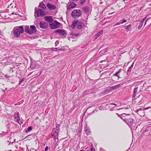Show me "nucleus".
Returning a JSON list of instances; mask_svg holds the SVG:
<instances>
[{"label": "nucleus", "mask_w": 151, "mask_h": 151, "mask_svg": "<svg viewBox=\"0 0 151 151\" xmlns=\"http://www.w3.org/2000/svg\"><path fill=\"white\" fill-rule=\"evenodd\" d=\"M122 84H121L116 85L115 86H113L111 87V90H114L119 88L121 87L122 86Z\"/></svg>", "instance_id": "nucleus-16"}, {"label": "nucleus", "mask_w": 151, "mask_h": 151, "mask_svg": "<svg viewBox=\"0 0 151 151\" xmlns=\"http://www.w3.org/2000/svg\"><path fill=\"white\" fill-rule=\"evenodd\" d=\"M84 26L83 23L81 22H77V27L78 29H82Z\"/></svg>", "instance_id": "nucleus-13"}, {"label": "nucleus", "mask_w": 151, "mask_h": 151, "mask_svg": "<svg viewBox=\"0 0 151 151\" xmlns=\"http://www.w3.org/2000/svg\"><path fill=\"white\" fill-rule=\"evenodd\" d=\"M86 1V0H81L80 4L82 5Z\"/></svg>", "instance_id": "nucleus-31"}, {"label": "nucleus", "mask_w": 151, "mask_h": 151, "mask_svg": "<svg viewBox=\"0 0 151 151\" xmlns=\"http://www.w3.org/2000/svg\"><path fill=\"white\" fill-rule=\"evenodd\" d=\"M146 19V18H144L143 20V21H142V22H144V20H145Z\"/></svg>", "instance_id": "nucleus-41"}, {"label": "nucleus", "mask_w": 151, "mask_h": 151, "mask_svg": "<svg viewBox=\"0 0 151 151\" xmlns=\"http://www.w3.org/2000/svg\"><path fill=\"white\" fill-rule=\"evenodd\" d=\"M131 24H129L127 26L125 27V28L126 29L127 32H129L130 31L131 27Z\"/></svg>", "instance_id": "nucleus-22"}, {"label": "nucleus", "mask_w": 151, "mask_h": 151, "mask_svg": "<svg viewBox=\"0 0 151 151\" xmlns=\"http://www.w3.org/2000/svg\"><path fill=\"white\" fill-rule=\"evenodd\" d=\"M59 50H60L61 51H66V50H65L64 49H59Z\"/></svg>", "instance_id": "nucleus-37"}, {"label": "nucleus", "mask_w": 151, "mask_h": 151, "mask_svg": "<svg viewBox=\"0 0 151 151\" xmlns=\"http://www.w3.org/2000/svg\"><path fill=\"white\" fill-rule=\"evenodd\" d=\"M127 0H123V1H124V2H125V1H127Z\"/></svg>", "instance_id": "nucleus-45"}, {"label": "nucleus", "mask_w": 151, "mask_h": 151, "mask_svg": "<svg viewBox=\"0 0 151 151\" xmlns=\"http://www.w3.org/2000/svg\"><path fill=\"white\" fill-rule=\"evenodd\" d=\"M150 107H148L147 108H145L144 109H142V108H140L137 109L138 114H139L141 116H143L144 115V110H147L149 108H150Z\"/></svg>", "instance_id": "nucleus-8"}, {"label": "nucleus", "mask_w": 151, "mask_h": 151, "mask_svg": "<svg viewBox=\"0 0 151 151\" xmlns=\"http://www.w3.org/2000/svg\"><path fill=\"white\" fill-rule=\"evenodd\" d=\"M59 132V128L58 127L54 128L53 130L52 133V136L54 137V138L55 141H58V136Z\"/></svg>", "instance_id": "nucleus-2"}, {"label": "nucleus", "mask_w": 151, "mask_h": 151, "mask_svg": "<svg viewBox=\"0 0 151 151\" xmlns=\"http://www.w3.org/2000/svg\"><path fill=\"white\" fill-rule=\"evenodd\" d=\"M60 26V23L57 21L54 22L50 24V27L52 29H55Z\"/></svg>", "instance_id": "nucleus-7"}, {"label": "nucleus", "mask_w": 151, "mask_h": 151, "mask_svg": "<svg viewBox=\"0 0 151 151\" xmlns=\"http://www.w3.org/2000/svg\"><path fill=\"white\" fill-rule=\"evenodd\" d=\"M70 1H78L79 0H70Z\"/></svg>", "instance_id": "nucleus-40"}, {"label": "nucleus", "mask_w": 151, "mask_h": 151, "mask_svg": "<svg viewBox=\"0 0 151 151\" xmlns=\"http://www.w3.org/2000/svg\"><path fill=\"white\" fill-rule=\"evenodd\" d=\"M32 129V127H28L27 129L25 130V132L26 133L28 132H30Z\"/></svg>", "instance_id": "nucleus-27"}, {"label": "nucleus", "mask_w": 151, "mask_h": 151, "mask_svg": "<svg viewBox=\"0 0 151 151\" xmlns=\"http://www.w3.org/2000/svg\"><path fill=\"white\" fill-rule=\"evenodd\" d=\"M77 4L73 2H69L68 3V5L67 6V9L70 10L72 8H74L76 7Z\"/></svg>", "instance_id": "nucleus-6"}, {"label": "nucleus", "mask_w": 151, "mask_h": 151, "mask_svg": "<svg viewBox=\"0 0 151 151\" xmlns=\"http://www.w3.org/2000/svg\"><path fill=\"white\" fill-rule=\"evenodd\" d=\"M30 31L31 32V35L36 31V29L34 25H31L30 27Z\"/></svg>", "instance_id": "nucleus-17"}, {"label": "nucleus", "mask_w": 151, "mask_h": 151, "mask_svg": "<svg viewBox=\"0 0 151 151\" xmlns=\"http://www.w3.org/2000/svg\"><path fill=\"white\" fill-rule=\"evenodd\" d=\"M89 11V7L88 6H85L83 7V11L84 12L87 13Z\"/></svg>", "instance_id": "nucleus-21"}, {"label": "nucleus", "mask_w": 151, "mask_h": 151, "mask_svg": "<svg viewBox=\"0 0 151 151\" xmlns=\"http://www.w3.org/2000/svg\"><path fill=\"white\" fill-rule=\"evenodd\" d=\"M19 113H15L14 114V121L17 123H19V124H22V122H20V120L19 119Z\"/></svg>", "instance_id": "nucleus-9"}, {"label": "nucleus", "mask_w": 151, "mask_h": 151, "mask_svg": "<svg viewBox=\"0 0 151 151\" xmlns=\"http://www.w3.org/2000/svg\"><path fill=\"white\" fill-rule=\"evenodd\" d=\"M39 7L40 8H41L45 10H46L47 9V8L45 6V5L44 4V3L42 1L40 2L39 5Z\"/></svg>", "instance_id": "nucleus-14"}, {"label": "nucleus", "mask_w": 151, "mask_h": 151, "mask_svg": "<svg viewBox=\"0 0 151 151\" xmlns=\"http://www.w3.org/2000/svg\"><path fill=\"white\" fill-rule=\"evenodd\" d=\"M142 113H141V115L142 114Z\"/></svg>", "instance_id": "nucleus-48"}, {"label": "nucleus", "mask_w": 151, "mask_h": 151, "mask_svg": "<svg viewBox=\"0 0 151 151\" xmlns=\"http://www.w3.org/2000/svg\"><path fill=\"white\" fill-rule=\"evenodd\" d=\"M134 62H133L132 64V65H131V66H130V67L129 68L128 70H127L128 72H130L131 71V70L133 68V65L134 64Z\"/></svg>", "instance_id": "nucleus-24"}, {"label": "nucleus", "mask_w": 151, "mask_h": 151, "mask_svg": "<svg viewBox=\"0 0 151 151\" xmlns=\"http://www.w3.org/2000/svg\"><path fill=\"white\" fill-rule=\"evenodd\" d=\"M55 32L63 36L66 35V32L63 29H57L55 30Z\"/></svg>", "instance_id": "nucleus-11"}, {"label": "nucleus", "mask_w": 151, "mask_h": 151, "mask_svg": "<svg viewBox=\"0 0 151 151\" xmlns=\"http://www.w3.org/2000/svg\"><path fill=\"white\" fill-rule=\"evenodd\" d=\"M129 115V114H128V115H127L126 114H122L121 115L120 118H121V119H122V117H126L127 116H128Z\"/></svg>", "instance_id": "nucleus-28"}, {"label": "nucleus", "mask_w": 151, "mask_h": 151, "mask_svg": "<svg viewBox=\"0 0 151 151\" xmlns=\"http://www.w3.org/2000/svg\"><path fill=\"white\" fill-rule=\"evenodd\" d=\"M111 105H114L115 106H116L117 105L116 104H110V105H111Z\"/></svg>", "instance_id": "nucleus-42"}, {"label": "nucleus", "mask_w": 151, "mask_h": 151, "mask_svg": "<svg viewBox=\"0 0 151 151\" xmlns=\"http://www.w3.org/2000/svg\"><path fill=\"white\" fill-rule=\"evenodd\" d=\"M102 33H103L102 30H101L99 33H98L96 35V38H97L98 37H99L100 35H101L102 34Z\"/></svg>", "instance_id": "nucleus-23"}, {"label": "nucleus", "mask_w": 151, "mask_h": 151, "mask_svg": "<svg viewBox=\"0 0 151 151\" xmlns=\"http://www.w3.org/2000/svg\"><path fill=\"white\" fill-rule=\"evenodd\" d=\"M6 76V78H9V77L8 76Z\"/></svg>", "instance_id": "nucleus-44"}, {"label": "nucleus", "mask_w": 151, "mask_h": 151, "mask_svg": "<svg viewBox=\"0 0 151 151\" xmlns=\"http://www.w3.org/2000/svg\"><path fill=\"white\" fill-rule=\"evenodd\" d=\"M44 19L47 22H51L53 20L52 17L49 16L45 17Z\"/></svg>", "instance_id": "nucleus-15"}, {"label": "nucleus", "mask_w": 151, "mask_h": 151, "mask_svg": "<svg viewBox=\"0 0 151 151\" xmlns=\"http://www.w3.org/2000/svg\"><path fill=\"white\" fill-rule=\"evenodd\" d=\"M143 24V22H142L141 24L138 27V29H140L141 28Z\"/></svg>", "instance_id": "nucleus-30"}, {"label": "nucleus", "mask_w": 151, "mask_h": 151, "mask_svg": "<svg viewBox=\"0 0 151 151\" xmlns=\"http://www.w3.org/2000/svg\"><path fill=\"white\" fill-rule=\"evenodd\" d=\"M57 48H52V50L53 51H56V50L57 49Z\"/></svg>", "instance_id": "nucleus-32"}, {"label": "nucleus", "mask_w": 151, "mask_h": 151, "mask_svg": "<svg viewBox=\"0 0 151 151\" xmlns=\"http://www.w3.org/2000/svg\"><path fill=\"white\" fill-rule=\"evenodd\" d=\"M82 14V12L80 10L75 9L71 13V15L73 17L77 18L80 17Z\"/></svg>", "instance_id": "nucleus-3"}, {"label": "nucleus", "mask_w": 151, "mask_h": 151, "mask_svg": "<svg viewBox=\"0 0 151 151\" xmlns=\"http://www.w3.org/2000/svg\"><path fill=\"white\" fill-rule=\"evenodd\" d=\"M120 23L121 24H122L123 23H122V22H121Z\"/></svg>", "instance_id": "nucleus-47"}, {"label": "nucleus", "mask_w": 151, "mask_h": 151, "mask_svg": "<svg viewBox=\"0 0 151 151\" xmlns=\"http://www.w3.org/2000/svg\"><path fill=\"white\" fill-rule=\"evenodd\" d=\"M78 22V21L77 20H75L72 22L71 27L73 29H74L76 25H77Z\"/></svg>", "instance_id": "nucleus-19"}, {"label": "nucleus", "mask_w": 151, "mask_h": 151, "mask_svg": "<svg viewBox=\"0 0 151 151\" xmlns=\"http://www.w3.org/2000/svg\"><path fill=\"white\" fill-rule=\"evenodd\" d=\"M47 7L50 10H53L56 9V6L50 3H48L46 4Z\"/></svg>", "instance_id": "nucleus-12"}, {"label": "nucleus", "mask_w": 151, "mask_h": 151, "mask_svg": "<svg viewBox=\"0 0 151 151\" xmlns=\"http://www.w3.org/2000/svg\"><path fill=\"white\" fill-rule=\"evenodd\" d=\"M84 131L87 135H89L90 134L89 129L87 127H86L84 129Z\"/></svg>", "instance_id": "nucleus-20"}, {"label": "nucleus", "mask_w": 151, "mask_h": 151, "mask_svg": "<svg viewBox=\"0 0 151 151\" xmlns=\"http://www.w3.org/2000/svg\"><path fill=\"white\" fill-rule=\"evenodd\" d=\"M90 150H91V151H95V150L93 147V145L92 144L91 145V147Z\"/></svg>", "instance_id": "nucleus-29"}, {"label": "nucleus", "mask_w": 151, "mask_h": 151, "mask_svg": "<svg viewBox=\"0 0 151 151\" xmlns=\"http://www.w3.org/2000/svg\"><path fill=\"white\" fill-rule=\"evenodd\" d=\"M80 151H86V150H81Z\"/></svg>", "instance_id": "nucleus-46"}, {"label": "nucleus", "mask_w": 151, "mask_h": 151, "mask_svg": "<svg viewBox=\"0 0 151 151\" xmlns=\"http://www.w3.org/2000/svg\"><path fill=\"white\" fill-rule=\"evenodd\" d=\"M11 5H12L11 4H10V6H11Z\"/></svg>", "instance_id": "nucleus-49"}, {"label": "nucleus", "mask_w": 151, "mask_h": 151, "mask_svg": "<svg viewBox=\"0 0 151 151\" xmlns=\"http://www.w3.org/2000/svg\"><path fill=\"white\" fill-rule=\"evenodd\" d=\"M120 71H119L117 72L116 73L114 74L113 75V78H114V77L116 76V77H118L117 80H118L119 78V76L118 75V74L120 73Z\"/></svg>", "instance_id": "nucleus-25"}, {"label": "nucleus", "mask_w": 151, "mask_h": 151, "mask_svg": "<svg viewBox=\"0 0 151 151\" xmlns=\"http://www.w3.org/2000/svg\"><path fill=\"white\" fill-rule=\"evenodd\" d=\"M25 32L28 34L31 35L30 29L29 26H25Z\"/></svg>", "instance_id": "nucleus-18"}, {"label": "nucleus", "mask_w": 151, "mask_h": 151, "mask_svg": "<svg viewBox=\"0 0 151 151\" xmlns=\"http://www.w3.org/2000/svg\"><path fill=\"white\" fill-rule=\"evenodd\" d=\"M48 26L47 23L43 21L41 22L40 23V27L42 29L46 28Z\"/></svg>", "instance_id": "nucleus-10"}, {"label": "nucleus", "mask_w": 151, "mask_h": 151, "mask_svg": "<svg viewBox=\"0 0 151 151\" xmlns=\"http://www.w3.org/2000/svg\"><path fill=\"white\" fill-rule=\"evenodd\" d=\"M127 21L126 20H125V19H123L122 20V23H124V22H127Z\"/></svg>", "instance_id": "nucleus-35"}, {"label": "nucleus", "mask_w": 151, "mask_h": 151, "mask_svg": "<svg viewBox=\"0 0 151 151\" xmlns=\"http://www.w3.org/2000/svg\"><path fill=\"white\" fill-rule=\"evenodd\" d=\"M127 118L125 119H122L128 125H131L134 123L133 119H132L129 118V117L127 116L126 117Z\"/></svg>", "instance_id": "nucleus-5"}, {"label": "nucleus", "mask_w": 151, "mask_h": 151, "mask_svg": "<svg viewBox=\"0 0 151 151\" xmlns=\"http://www.w3.org/2000/svg\"><path fill=\"white\" fill-rule=\"evenodd\" d=\"M138 89V87H136L134 88V96H135V95L136 94V92L137 91V89Z\"/></svg>", "instance_id": "nucleus-26"}, {"label": "nucleus", "mask_w": 151, "mask_h": 151, "mask_svg": "<svg viewBox=\"0 0 151 151\" xmlns=\"http://www.w3.org/2000/svg\"><path fill=\"white\" fill-rule=\"evenodd\" d=\"M48 146H47L45 149V151H47L48 150Z\"/></svg>", "instance_id": "nucleus-34"}, {"label": "nucleus", "mask_w": 151, "mask_h": 151, "mask_svg": "<svg viewBox=\"0 0 151 151\" xmlns=\"http://www.w3.org/2000/svg\"><path fill=\"white\" fill-rule=\"evenodd\" d=\"M35 14L37 15V17H42L45 16L46 14L45 12L41 9L35 10Z\"/></svg>", "instance_id": "nucleus-4"}, {"label": "nucleus", "mask_w": 151, "mask_h": 151, "mask_svg": "<svg viewBox=\"0 0 151 151\" xmlns=\"http://www.w3.org/2000/svg\"><path fill=\"white\" fill-rule=\"evenodd\" d=\"M24 32V29L22 26L16 27L13 29V32L14 36L16 37H18L20 36V34Z\"/></svg>", "instance_id": "nucleus-1"}, {"label": "nucleus", "mask_w": 151, "mask_h": 151, "mask_svg": "<svg viewBox=\"0 0 151 151\" xmlns=\"http://www.w3.org/2000/svg\"><path fill=\"white\" fill-rule=\"evenodd\" d=\"M120 24V22L117 23L114 25V26H116L117 25H119Z\"/></svg>", "instance_id": "nucleus-36"}, {"label": "nucleus", "mask_w": 151, "mask_h": 151, "mask_svg": "<svg viewBox=\"0 0 151 151\" xmlns=\"http://www.w3.org/2000/svg\"><path fill=\"white\" fill-rule=\"evenodd\" d=\"M151 18V17L149 18L145 22V24L144 25H145L146 24V22H147V21L149 19Z\"/></svg>", "instance_id": "nucleus-38"}, {"label": "nucleus", "mask_w": 151, "mask_h": 151, "mask_svg": "<svg viewBox=\"0 0 151 151\" xmlns=\"http://www.w3.org/2000/svg\"><path fill=\"white\" fill-rule=\"evenodd\" d=\"M78 34H74V35H75L76 36H78Z\"/></svg>", "instance_id": "nucleus-39"}, {"label": "nucleus", "mask_w": 151, "mask_h": 151, "mask_svg": "<svg viewBox=\"0 0 151 151\" xmlns=\"http://www.w3.org/2000/svg\"><path fill=\"white\" fill-rule=\"evenodd\" d=\"M106 92H108V93H109V90H107L106 91Z\"/></svg>", "instance_id": "nucleus-43"}, {"label": "nucleus", "mask_w": 151, "mask_h": 151, "mask_svg": "<svg viewBox=\"0 0 151 151\" xmlns=\"http://www.w3.org/2000/svg\"><path fill=\"white\" fill-rule=\"evenodd\" d=\"M24 80L23 79H22L21 80H20L19 81V85H20L21 83L22 82L24 81Z\"/></svg>", "instance_id": "nucleus-33"}]
</instances>
